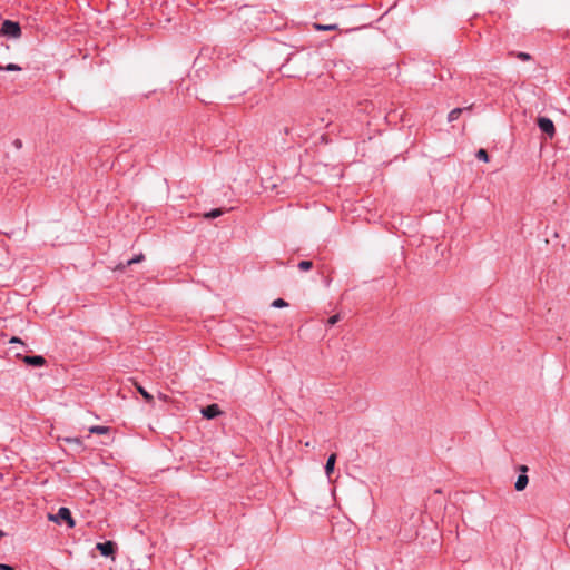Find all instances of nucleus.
<instances>
[{"instance_id":"obj_1","label":"nucleus","mask_w":570,"mask_h":570,"mask_svg":"<svg viewBox=\"0 0 570 570\" xmlns=\"http://www.w3.org/2000/svg\"><path fill=\"white\" fill-rule=\"evenodd\" d=\"M49 520L53 521L58 524L66 523L69 529L75 528V524H76V522L71 515V511L66 507L59 508V510L56 514H49Z\"/></svg>"},{"instance_id":"obj_2","label":"nucleus","mask_w":570,"mask_h":570,"mask_svg":"<svg viewBox=\"0 0 570 570\" xmlns=\"http://www.w3.org/2000/svg\"><path fill=\"white\" fill-rule=\"evenodd\" d=\"M0 35L7 38L18 39L21 37V27L19 22L4 20L0 29Z\"/></svg>"},{"instance_id":"obj_3","label":"nucleus","mask_w":570,"mask_h":570,"mask_svg":"<svg viewBox=\"0 0 570 570\" xmlns=\"http://www.w3.org/2000/svg\"><path fill=\"white\" fill-rule=\"evenodd\" d=\"M538 127L539 129L546 134L549 138H552L556 134V127L553 121L548 117H539L538 118Z\"/></svg>"},{"instance_id":"obj_4","label":"nucleus","mask_w":570,"mask_h":570,"mask_svg":"<svg viewBox=\"0 0 570 570\" xmlns=\"http://www.w3.org/2000/svg\"><path fill=\"white\" fill-rule=\"evenodd\" d=\"M96 549L104 557H114L117 549V544L114 541L98 542L96 544Z\"/></svg>"},{"instance_id":"obj_5","label":"nucleus","mask_w":570,"mask_h":570,"mask_svg":"<svg viewBox=\"0 0 570 570\" xmlns=\"http://www.w3.org/2000/svg\"><path fill=\"white\" fill-rule=\"evenodd\" d=\"M520 470V474L515 481V484H514V488L517 491H523L528 483H529V479H528V475L525 474L528 472V466L527 465H521L519 468Z\"/></svg>"},{"instance_id":"obj_6","label":"nucleus","mask_w":570,"mask_h":570,"mask_svg":"<svg viewBox=\"0 0 570 570\" xmlns=\"http://www.w3.org/2000/svg\"><path fill=\"white\" fill-rule=\"evenodd\" d=\"M202 414L205 419L213 420L222 414V411L217 404H209L202 409Z\"/></svg>"},{"instance_id":"obj_7","label":"nucleus","mask_w":570,"mask_h":570,"mask_svg":"<svg viewBox=\"0 0 570 570\" xmlns=\"http://www.w3.org/2000/svg\"><path fill=\"white\" fill-rule=\"evenodd\" d=\"M24 363L33 366V367H40L46 363V360L41 355H31V356H24L23 358Z\"/></svg>"},{"instance_id":"obj_8","label":"nucleus","mask_w":570,"mask_h":570,"mask_svg":"<svg viewBox=\"0 0 570 570\" xmlns=\"http://www.w3.org/2000/svg\"><path fill=\"white\" fill-rule=\"evenodd\" d=\"M66 443L72 445L77 452H82L85 450L83 441L78 438H63L62 439Z\"/></svg>"},{"instance_id":"obj_9","label":"nucleus","mask_w":570,"mask_h":570,"mask_svg":"<svg viewBox=\"0 0 570 570\" xmlns=\"http://www.w3.org/2000/svg\"><path fill=\"white\" fill-rule=\"evenodd\" d=\"M335 462H336V454L335 453H332L328 458H327V461H326V464H325V473L326 475L330 478L331 474L333 473L334 471V466H335Z\"/></svg>"},{"instance_id":"obj_10","label":"nucleus","mask_w":570,"mask_h":570,"mask_svg":"<svg viewBox=\"0 0 570 570\" xmlns=\"http://www.w3.org/2000/svg\"><path fill=\"white\" fill-rule=\"evenodd\" d=\"M110 432L109 426H102V425H92L89 428L90 434H108Z\"/></svg>"},{"instance_id":"obj_11","label":"nucleus","mask_w":570,"mask_h":570,"mask_svg":"<svg viewBox=\"0 0 570 570\" xmlns=\"http://www.w3.org/2000/svg\"><path fill=\"white\" fill-rule=\"evenodd\" d=\"M463 110H464L463 108H454V109H452L449 112V115H448V121L452 122V121H455L456 119H459V117L461 116Z\"/></svg>"},{"instance_id":"obj_12","label":"nucleus","mask_w":570,"mask_h":570,"mask_svg":"<svg viewBox=\"0 0 570 570\" xmlns=\"http://www.w3.org/2000/svg\"><path fill=\"white\" fill-rule=\"evenodd\" d=\"M223 213H224V209L215 208V209H212L210 212L205 213L204 217L206 219H214V218H217V217L222 216Z\"/></svg>"},{"instance_id":"obj_13","label":"nucleus","mask_w":570,"mask_h":570,"mask_svg":"<svg viewBox=\"0 0 570 570\" xmlns=\"http://www.w3.org/2000/svg\"><path fill=\"white\" fill-rule=\"evenodd\" d=\"M137 390L147 403H154V396L149 392H147L142 386H137Z\"/></svg>"},{"instance_id":"obj_14","label":"nucleus","mask_w":570,"mask_h":570,"mask_svg":"<svg viewBox=\"0 0 570 570\" xmlns=\"http://www.w3.org/2000/svg\"><path fill=\"white\" fill-rule=\"evenodd\" d=\"M509 56H513L522 61H529L531 60V56L527 52H523V51H519V52H514V51H510L509 52Z\"/></svg>"},{"instance_id":"obj_15","label":"nucleus","mask_w":570,"mask_h":570,"mask_svg":"<svg viewBox=\"0 0 570 570\" xmlns=\"http://www.w3.org/2000/svg\"><path fill=\"white\" fill-rule=\"evenodd\" d=\"M476 158L479 160H482V161H488L489 160V155H488V151L485 149H479L475 154Z\"/></svg>"},{"instance_id":"obj_16","label":"nucleus","mask_w":570,"mask_h":570,"mask_svg":"<svg viewBox=\"0 0 570 570\" xmlns=\"http://www.w3.org/2000/svg\"><path fill=\"white\" fill-rule=\"evenodd\" d=\"M313 267L312 261H301L298 263V268L301 271H309Z\"/></svg>"},{"instance_id":"obj_17","label":"nucleus","mask_w":570,"mask_h":570,"mask_svg":"<svg viewBox=\"0 0 570 570\" xmlns=\"http://www.w3.org/2000/svg\"><path fill=\"white\" fill-rule=\"evenodd\" d=\"M287 305V302H285L283 298H277L272 303V306L276 308L286 307Z\"/></svg>"},{"instance_id":"obj_18","label":"nucleus","mask_w":570,"mask_h":570,"mask_svg":"<svg viewBox=\"0 0 570 570\" xmlns=\"http://www.w3.org/2000/svg\"><path fill=\"white\" fill-rule=\"evenodd\" d=\"M144 259H145L144 254H139V255H136L134 258L128 259L127 261V265H132V264H136V263H140Z\"/></svg>"},{"instance_id":"obj_19","label":"nucleus","mask_w":570,"mask_h":570,"mask_svg":"<svg viewBox=\"0 0 570 570\" xmlns=\"http://www.w3.org/2000/svg\"><path fill=\"white\" fill-rule=\"evenodd\" d=\"M2 70H7V71H20L21 70V67H19L18 65L16 63H8L6 67H3Z\"/></svg>"},{"instance_id":"obj_20","label":"nucleus","mask_w":570,"mask_h":570,"mask_svg":"<svg viewBox=\"0 0 570 570\" xmlns=\"http://www.w3.org/2000/svg\"><path fill=\"white\" fill-rule=\"evenodd\" d=\"M337 28L336 24H317L316 29L318 30H335Z\"/></svg>"},{"instance_id":"obj_21","label":"nucleus","mask_w":570,"mask_h":570,"mask_svg":"<svg viewBox=\"0 0 570 570\" xmlns=\"http://www.w3.org/2000/svg\"><path fill=\"white\" fill-rule=\"evenodd\" d=\"M341 320L340 314H335L327 320L328 325H335Z\"/></svg>"},{"instance_id":"obj_22","label":"nucleus","mask_w":570,"mask_h":570,"mask_svg":"<svg viewBox=\"0 0 570 570\" xmlns=\"http://www.w3.org/2000/svg\"><path fill=\"white\" fill-rule=\"evenodd\" d=\"M0 570H14L12 566L0 563Z\"/></svg>"},{"instance_id":"obj_23","label":"nucleus","mask_w":570,"mask_h":570,"mask_svg":"<svg viewBox=\"0 0 570 570\" xmlns=\"http://www.w3.org/2000/svg\"><path fill=\"white\" fill-rule=\"evenodd\" d=\"M9 343H11V344H16V343L23 344L22 341L19 337H16V336L11 337Z\"/></svg>"},{"instance_id":"obj_24","label":"nucleus","mask_w":570,"mask_h":570,"mask_svg":"<svg viewBox=\"0 0 570 570\" xmlns=\"http://www.w3.org/2000/svg\"><path fill=\"white\" fill-rule=\"evenodd\" d=\"M13 145H14L16 148H21L22 147V141L20 139H16L13 141Z\"/></svg>"},{"instance_id":"obj_25","label":"nucleus","mask_w":570,"mask_h":570,"mask_svg":"<svg viewBox=\"0 0 570 570\" xmlns=\"http://www.w3.org/2000/svg\"><path fill=\"white\" fill-rule=\"evenodd\" d=\"M4 535V532L0 530V538Z\"/></svg>"},{"instance_id":"obj_26","label":"nucleus","mask_w":570,"mask_h":570,"mask_svg":"<svg viewBox=\"0 0 570 570\" xmlns=\"http://www.w3.org/2000/svg\"><path fill=\"white\" fill-rule=\"evenodd\" d=\"M2 69H3V67H2V66H0V70H2Z\"/></svg>"}]
</instances>
